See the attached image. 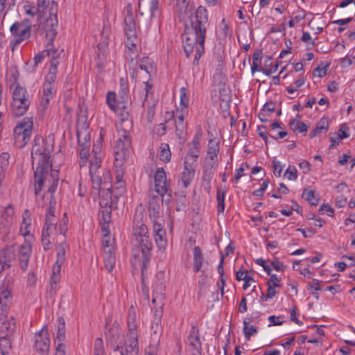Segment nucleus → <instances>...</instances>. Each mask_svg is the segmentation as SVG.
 Segmentation results:
<instances>
[{
  "label": "nucleus",
  "mask_w": 355,
  "mask_h": 355,
  "mask_svg": "<svg viewBox=\"0 0 355 355\" xmlns=\"http://www.w3.org/2000/svg\"><path fill=\"white\" fill-rule=\"evenodd\" d=\"M209 25L207 9L200 6L195 12V15L190 18L184 24V32L182 34V44L187 57L196 51L193 64H198V62L205 51V40L207 28Z\"/></svg>",
  "instance_id": "obj_1"
},
{
  "label": "nucleus",
  "mask_w": 355,
  "mask_h": 355,
  "mask_svg": "<svg viewBox=\"0 0 355 355\" xmlns=\"http://www.w3.org/2000/svg\"><path fill=\"white\" fill-rule=\"evenodd\" d=\"M209 25L207 9L200 6L195 12V15L190 18L184 24V32L182 34V44L187 57L196 51L193 64H198V62L205 51V40L207 28Z\"/></svg>",
  "instance_id": "obj_2"
},
{
  "label": "nucleus",
  "mask_w": 355,
  "mask_h": 355,
  "mask_svg": "<svg viewBox=\"0 0 355 355\" xmlns=\"http://www.w3.org/2000/svg\"><path fill=\"white\" fill-rule=\"evenodd\" d=\"M128 340L123 342L121 330L118 326H113L106 333V340L112 349L111 355H139V347L137 340L138 335L136 330L135 320L128 321Z\"/></svg>",
  "instance_id": "obj_3"
},
{
  "label": "nucleus",
  "mask_w": 355,
  "mask_h": 355,
  "mask_svg": "<svg viewBox=\"0 0 355 355\" xmlns=\"http://www.w3.org/2000/svg\"><path fill=\"white\" fill-rule=\"evenodd\" d=\"M28 9L26 12L31 16L39 14V26L46 32V37L51 43L53 42L56 35L58 27V4L55 1L49 2L46 7H39L28 6Z\"/></svg>",
  "instance_id": "obj_4"
},
{
  "label": "nucleus",
  "mask_w": 355,
  "mask_h": 355,
  "mask_svg": "<svg viewBox=\"0 0 355 355\" xmlns=\"http://www.w3.org/2000/svg\"><path fill=\"white\" fill-rule=\"evenodd\" d=\"M51 148L44 146H40L35 144L31 150L33 164L36 163V170L34 172L35 194L37 196L42 189L45 180L48 176V168L51 166L49 159Z\"/></svg>",
  "instance_id": "obj_5"
},
{
  "label": "nucleus",
  "mask_w": 355,
  "mask_h": 355,
  "mask_svg": "<svg viewBox=\"0 0 355 355\" xmlns=\"http://www.w3.org/2000/svg\"><path fill=\"white\" fill-rule=\"evenodd\" d=\"M136 241L139 245L142 252L141 278L142 284H144L145 272L148 264L152 257L153 244L149 238L147 226L140 220H135L132 230V242ZM146 286L143 285V292L146 293Z\"/></svg>",
  "instance_id": "obj_6"
},
{
  "label": "nucleus",
  "mask_w": 355,
  "mask_h": 355,
  "mask_svg": "<svg viewBox=\"0 0 355 355\" xmlns=\"http://www.w3.org/2000/svg\"><path fill=\"white\" fill-rule=\"evenodd\" d=\"M30 105V101L26 94V89L19 85L12 92L11 110L15 116L24 115Z\"/></svg>",
  "instance_id": "obj_7"
},
{
  "label": "nucleus",
  "mask_w": 355,
  "mask_h": 355,
  "mask_svg": "<svg viewBox=\"0 0 355 355\" xmlns=\"http://www.w3.org/2000/svg\"><path fill=\"white\" fill-rule=\"evenodd\" d=\"M10 31L12 35L15 36V38L10 41L12 51H15V46L28 39L31 35V26H26L23 23L15 22L11 26Z\"/></svg>",
  "instance_id": "obj_8"
},
{
  "label": "nucleus",
  "mask_w": 355,
  "mask_h": 355,
  "mask_svg": "<svg viewBox=\"0 0 355 355\" xmlns=\"http://www.w3.org/2000/svg\"><path fill=\"white\" fill-rule=\"evenodd\" d=\"M139 12L141 15H149L150 20L159 17V0H139Z\"/></svg>",
  "instance_id": "obj_9"
},
{
  "label": "nucleus",
  "mask_w": 355,
  "mask_h": 355,
  "mask_svg": "<svg viewBox=\"0 0 355 355\" xmlns=\"http://www.w3.org/2000/svg\"><path fill=\"white\" fill-rule=\"evenodd\" d=\"M124 33L127 37V46L132 50L139 41L135 17H124Z\"/></svg>",
  "instance_id": "obj_10"
},
{
  "label": "nucleus",
  "mask_w": 355,
  "mask_h": 355,
  "mask_svg": "<svg viewBox=\"0 0 355 355\" xmlns=\"http://www.w3.org/2000/svg\"><path fill=\"white\" fill-rule=\"evenodd\" d=\"M166 288V277L165 273L159 271L156 274L155 280L153 284V304H155L157 301H164L165 299L164 291Z\"/></svg>",
  "instance_id": "obj_11"
},
{
  "label": "nucleus",
  "mask_w": 355,
  "mask_h": 355,
  "mask_svg": "<svg viewBox=\"0 0 355 355\" xmlns=\"http://www.w3.org/2000/svg\"><path fill=\"white\" fill-rule=\"evenodd\" d=\"M50 347L48 329L44 327L35 336V349L42 355L47 354Z\"/></svg>",
  "instance_id": "obj_12"
},
{
  "label": "nucleus",
  "mask_w": 355,
  "mask_h": 355,
  "mask_svg": "<svg viewBox=\"0 0 355 355\" xmlns=\"http://www.w3.org/2000/svg\"><path fill=\"white\" fill-rule=\"evenodd\" d=\"M155 191L162 198L167 192L166 175L163 168H159L154 176Z\"/></svg>",
  "instance_id": "obj_13"
},
{
  "label": "nucleus",
  "mask_w": 355,
  "mask_h": 355,
  "mask_svg": "<svg viewBox=\"0 0 355 355\" xmlns=\"http://www.w3.org/2000/svg\"><path fill=\"white\" fill-rule=\"evenodd\" d=\"M33 121L31 118L26 117L14 129V135H25L28 137L31 135Z\"/></svg>",
  "instance_id": "obj_14"
},
{
  "label": "nucleus",
  "mask_w": 355,
  "mask_h": 355,
  "mask_svg": "<svg viewBox=\"0 0 355 355\" xmlns=\"http://www.w3.org/2000/svg\"><path fill=\"white\" fill-rule=\"evenodd\" d=\"M155 241L159 250H164L166 246V232L162 227L161 224L155 223L153 225Z\"/></svg>",
  "instance_id": "obj_15"
},
{
  "label": "nucleus",
  "mask_w": 355,
  "mask_h": 355,
  "mask_svg": "<svg viewBox=\"0 0 355 355\" xmlns=\"http://www.w3.org/2000/svg\"><path fill=\"white\" fill-rule=\"evenodd\" d=\"M16 329V322L14 317L3 320L0 325V336L12 337Z\"/></svg>",
  "instance_id": "obj_16"
},
{
  "label": "nucleus",
  "mask_w": 355,
  "mask_h": 355,
  "mask_svg": "<svg viewBox=\"0 0 355 355\" xmlns=\"http://www.w3.org/2000/svg\"><path fill=\"white\" fill-rule=\"evenodd\" d=\"M85 116H78V125H79L80 122L83 120V128H85L84 132H81L79 128L77 129V137L78 144L80 146H89V144L90 141L89 133L87 132L88 125L85 124V121L84 119Z\"/></svg>",
  "instance_id": "obj_17"
},
{
  "label": "nucleus",
  "mask_w": 355,
  "mask_h": 355,
  "mask_svg": "<svg viewBox=\"0 0 355 355\" xmlns=\"http://www.w3.org/2000/svg\"><path fill=\"white\" fill-rule=\"evenodd\" d=\"M159 197L158 196H150L148 202L149 216L156 219L159 216Z\"/></svg>",
  "instance_id": "obj_18"
},
{
  "label": "nucleus",
  "mask_w": 355,
  "mask_h": 355,
  "mask_svg": "<svg viewBox=\"0 0 355 355\" xmlns=\"http://www.w3.org/2000/svg\"><path fill=\"white\" fill-rule=\"evenodd\" d=\"M190 0H177V8L180 13V18L184 19L186 17H192V9L189 8Z\"/></svg>",
  "instance_id": "obj_19"
},
{
  "label": "nucleus",
  "mask_w": 355,
  "mask_h": 355,
  "mask_svg": "<svg viewBox=\"0 0 355 355\" xmlns=\"http://www.w3.org/2000/svg\"><path fill=\"white\" fill-rule=\"evenodd\" d=\"M131 147V140L129 135L124 132L122 137L117 139L115 145V150L121 151H130Z\"/></svg>",
  "instance_id": "obj_20"
},
{
  "label": "nucleus",
  "mask_w": 355,
  "mask_h": 355,
  "mask_svg": "<svg viewBox=\"0 0 355 355\" xmlns=\"http://www.w3.org/2000/svg\"><path fill=\"white\" fill-rule=\"evenodd\" d=\"M193 271L199 272L202 268L204 257L199 246H195L193 250Z\"/></svg>",
  "instance_id": "obj_21"
},
{
  "label": "nucleus",
  "mask_w": 355,
  "mask_h": 355,
  "mask_svg": "<svg viewBox=\"0 0 355 355\" xmlns=\"http://www.w3.org/2000/svg\"><path fill=\"white\" fill-rule=\"evenodd\" d=\"M14 215V208L12 205H8L1 214L2 221L0 223L1 227L7 228L12 222Z\"/></svg>",
  "instance_id": "obj_22"
},
{
  "label": "nucleus",
  "mask_w": 355,
  "mask_h": 355,
  "mask_svg": "<svg viewBox=\"0 0 355 355\" xmlns=\"http://www.w3.org/2000/svg\"><path fill=\"white\" fill-rule=\"evenodd\" d=\"M106 101L108 106L114 112H116L118 110L125 108L123 102L116 101V94L114 92H109L107 94Z\"/></svg>",
  "instance_id": "obj_23"
},
{
  "label": "nucleus",
  "mask_w": 355,
  "mask_h": 355,
  "mask_svg": "<svg viewBox=\"0 0 355 355\" xmlns=\"http://www.w3.org/2000/svg\"><path fill=\"white\" fill-rule=\"evenodd\" d=\"M115 253L112 248L105 251L104 263L105 268L111 272L115 266Z\"/></svg>",
  "instance_id": "obj_24"
},
{
  "label": "nucleus",
  "mask_w": 355,
  "mask_h": 355,
  "mask_svg": "<svg viewBox=\"0 0 355 355\" xmlns=\"http://www.w3.org/2000/svg\"><path fill=\"white\" fill-rule=\"evenodd\" d=\"M62 265L63 263H58V261H56L52 268L51 287V290H53L54 292L55 291V287L54 286H55L57 283L60 282V271Z\"/></svg>",
  "instance_id": "obj_25"
},
{
  "label": "nucleus",
  "mask_w": 355,
  "mask_h": 355,
  "mask_svg": "<svg viewBox=\"0 0 355 355\" xmlns=\"http://www.w3.org/2000/svg\"><path fill=\"white\" fill-rule=\"evenodd\" d=\"M189 150L187 152L188 155H190L193 157L198 158L200 153V145L199 139L196 136L192 142L189 144Z\"/></svg>",
  "instance_id": "obj_26"
},
{
  "label": "nucleus",
  "mask_w": 355,
  "mask_h": 355,
  "mask_svg": "<svg viewBox=\"0 0 355 355\" xmlns=\"http://www.w3.org/2000/svg\"><path fill=\"white\" fill-rule=\"evenodd\" d=\"M195 173V168H184V171L182 173L181 181L184 188H187L192 181Z\"/></svg>",
  "instance_id": "obj_27"
},
{
  "label": "nucleus",
  "mask_w": 355,
  "mask_h": 355,
  "mask_svg": "<svg viewBox=\"0 0 355 355\" xmlns=\"http://www.w3.org/2000/svg\"><path fill=\"white\" fill-rule=\"evenodd\" d=\"M58 64V60H51V66L49 73L46 76V80L44 83H49V85H53L54 83L56 78Z\"/></svg>",
  "instance_id": "obj_28"
},
{
  "label": "nucleus",
  "mask_w": 355,
  "mask_h": 355,
  "mask_svg": "<svg viewBox=\"0 0 355 355\" xmlns=\"http://www.w3.org/2000/svg\"><path fill=\"white\" fill-rule=\"evenodd\" d=\"M329 128V121L326 118H322L316 127L310 132V138L316 137L322 130L327 131Z\"/></svg>",
  "instance_id": "obj_29"
},
{
  "label": "nucleus",
  "mask_w": 355,
  "mask_h": 355,
  "mask_svg": "<svg viewBox=\"0 0 355 355\" xmlns=\"http://www.w3.org/2000/svg\"><path fill=\"white\" fill-rule=\"evenodd\" d=\"M188 339L190 342V345L193 347V348L196 350H198L201 347V343L198 335V330H196L195 327H193L191 334L188 337Z\"/></svg>",
  "instance_id": "obj_30"
},
{
  "label": "nucleus",
  "mask_w": 355,
  "mask_h": 355,
  "mask_svg": "<svg viewBox=\"0 0 355 355\" xmlns=\"http://www.w3.org/2000/svg\"><path fill=\"white\" fill-rule=\"evenodd\" d=\"M58 330L56 334V339L62 343L65 338V321L63 316H60L58 319Z\"/></svg>",
  "instance_id": "obj_31"
},
{
  "label": "nucleus",
  "mask_w": 355,
  "mask_h": 355,
  "mask_svg": "<svg viewBox=\"0 0 355 355\" xmlns=\"http://www.w3.org/2000/svg\"><path fill=\"white\" fill-rule=\"evenodd\" d=\"M159 340L158 338L150 337V343L146 350V355H156L159 350Z\"/></svg>",
  "instance_id": "obj_32"
},
{
  "label": "nucleus",
  "mask_w": 355,
  "mask_h": 355,
  "mask_svg": "<svg viewBox=\"0 0 355 355\" xmlns=\"http://www.w3.org/2000/svg\"><path fill=\"white\" fill-rule=\"evenodd\" d=\"M11 337L0 336V350L1 355H8L12 349Z\"/></svg>",
  "instance_id": "obj_33"
},
{
  "label": "nucleus",
  "mask_w": 355,
  "mask_h": 355,
  "mask_svg": "<svg viewBox=\"0 0 355 355\" xmlns=\"http://www.w3.org/2000/svg\"><path fill=\"white\" fill-rule=\"evenodd\" d=\"M139 67L145 71L148 74H150V73L153 70V66L151 60L148 57H144L137 62Z\"/></svg>",
  "instance_id": "obj_34"
},
{
  "label": "nucleus",
  "mask_w": 355,
  "mask_h": 355,
  "mask_svg": "<svg viewBox=\"0 0 355 355\" xmlns=\"http://www.w3.org/2000/svg\"><path fill=\"white\" fill-rule=\"evenodd\" d=\"M13 279L11 276L7 277L4 279V284H7V287H8L9 284H12ZM10 293L8 288H3L2 291H0V303H1L3 301H9L10 302Z\"/></svg>",
  "instance_id": "obj_35"
},
{
  "label": "nucleus",
  "mask_w": 355,
  "mask_h": 355,
  "mask_svg": "<svg viewBox=\"0 0 355 355\" xmlns=\"http://www.w3.org/2000/svg\"><path fill=\"white\" fill-rule=\"evenodd\" d=\"M130 151L115 150V166H121L123 162L129 157Z\"/></svg>",
  "instance_id": "obj_36"
},
{
  "label": "nucleus",
  "mask_w": 355,
  "mask_h": 355,
  "mask_svg": "<svg viewBox=\"0 0 355 355\" xmlns=\"http://www.w3.org/2000/svg\"><path fill=\"white\" fill-rule=\"evenodd\" d=\"M187 123H175V132L176 136L180 140H182V142L185 141L187 135Z\"/></svg>",
  "instance_id": "obj_37"
},
{
  "label": "nucleus",
  "mask_w": 355,
  "mask_h": 355,
  "mask_svg": "<svg viewBox=\"0 0 355 355\" xmlns=\"http://www.w3.org/2000/svg\"><path fill=\"white\" fill-rule=\"evenodd\" d=\"M160 159L163 162H168L171 159V153L170 151L169 146L167 144H162L160 146Z\"/></svg>",
  "instance_id": "obj_38"
},
{
  "label": "nucleus",
  "mask_w": 355,
  "mask_h": 355,
  "mask_svg": "<svg viewBox=\"0 0 355 355\" xmlns=\"http://www.w3.org/2000/svg\"><path fill=\"white\" fill-rule=\"evenodd\" d=\"M248 323L249 322L246 319L243 321V333L248 340L250 339L251 336L257 332V327L254 325L248 327Z\"/></svg>",
  "instance_id": "obj_39"
},
{
  "label": "nucleus",
  "mask_w": 355,
  "mask_h": 355,
  "mask_svg": "<svg viewBox=\"0 0 355 355\" xmlns=\"http://www.w3.org/2000/svg\"><path fill=\"white\" fill-rule=\"evenodd\" d=\"M154 304V321L153 322H160L162 320V307L164 305L163 301H157Z\"/></svg>",
  "instance_id": "obj_40"
},
{
  "label": "nucleus",
  "mask_w": 355,
  "mask_h": 355,
  "mask_svg": "<svg viewBox=\"0 0 355 355\" xmlns=\"http://www.w3.org/2000/svg\"><path fill=\"white\" fill-rule=\"evenodd\" d=\"M67 243H60L57 250V260L58 261V263H64L65 261V253H66V248H67Z\"/></svg>",
  "instance_id": "obj_41"
},
{
  "label": "nucleus",
  "mask_w": 355,
  "mask_h": 355,
  "mask_svg": "<svg viewBox=\"0 0 355 355\" xmlns=\"http://www.w3.org/2000/svg\"><path fill=\"white\" fill-rule=\"evenodd\" d=\"M111 214H112L111 208L103 209L99 214L100 223H110L111 221Z\"/></svg>",
  "instance_id": "obj_42"
},
{
  "label": "nucleus",
  "mask_w": 355,
  "mask_h": 355,
  "mask_svg": "<svg viewBox=\"0 0 355 355\" xmlns=\"http://www.w3.org/2000/svg\"><path fill=\"white\" fill-rule=\"evenodd\" d=\"M225 191H220L218 189L217 192L218 213H223L225 209Z\"/></svg>",
  "instance_id": "obj_43"
},
{
  "label": "nucleus",
  "mask_w": 355,
  "mask_h": 355,
  "mask_svg": "<svg viewBox=\"0 0 355 355\" xmlns=\"http://www.w3.org/2000/svg\"><path fill=\"white\" fill-rule=\"evenodd\" d=\"M151 330L153 331V334H151L150 337L161 338L163 328L160 322H153L151 326Z\"/></svg>",
  "instance_id": "obj_44"
},
{
  "label": "nucleus",
  "mask_w": 355,
  "mask_h": 355,
  "mask_svg": "<svg viewBox=\"0 0 355 355\" xmlns=\"http://www.w3.org/2000/svg\"><path fill=\"white\" fill-rule=\"evenodd\" d=\"M95 173L90 174L92 184V189L96 191L97 193H100L101 188V179L99 175H94Z\"/></svg>",
  "instance_id": "obj_45"
},
{
  "label": "nucleus",
  "mask_w": 355,
  "mask_h": 355,
  "mask_svg": "<svg viewBox=\"0 0 355 355\" xmlns=\"http://www.w3.org/2000/svg\"><path fill=\"white\" fill-rule=\"evenodd\" d=\"M57 171H53L51 174V179L52 180V183L48 189V192L51 193V196H53L55 191L57 189L59 178L58 177Z\"/></svg>",
  "instance_id": "obj_46"
},
{
  "label": "nucleus",
  "mask_w": 355,
  "mask_h": 355,
  "mask_svg": "<svg viewBox=\"0 0 355 355\" xmlns=\"http://www.w3.org/2000/svg\"><path fill=\"white\" fill-rule=\"evenodd\" d=\"M14 137L15 145L18 148L24 147L28 142L31 138V135H28V137H25V135H14Z\"/></svg>",
  "instance_id": "obj_47"
},
{
  "label": "nucleus",
  "mask_w": 355,
  "mask_h": 355,
  "mask_svg": "<svg viewBox=\"0 0 355 355\" xmlns=\"http://www.w3.org/2000/svg\"><path fill=\"white\" fill-rule=\"evenodd\" d=\"M48 40L47 43V49L44 50L46 55L51 56L52 58L51 60H57V57L58 56V50L56 49H54L53 47L49 48V46H51L53 42L51 43L49 42V40L46 38Z\"/></svg>",
  "instance_id": "obj_48"
},
{
  "label": "nucleus",
  "mask_w": 355,
  "mask_h": 355,
  "mask_svg": "<svg viewBox=\"0 0 355 355\" xmlns=\"http://www.w3.org/2000/svg\"><path fill=\"white\" fill-rule=\"evenodd\" d=\"M52 89H53V85H49V83L44 84L43 95H44V100L46 101V103H49V100L51 98Z\"/></svg>",
  "instance_id": "obj_49"
},
{
  "label": "nucleus",
  "mask_w": 355,
  "mask_h": 355,
  "mask_svg": "<svg viewBox=\"0 0 355 355\" xmlns=\"http://www.w3.org/2000/svg\"><path fill=\"white\" fill-rule=\"evenodd\" d=\"M49 236L50 233L49 231L46 230L45 227H43L42 230V245L45 250H47L49 248V245L51 243L49 240Z\"/></svg>",
  "instance_id": "obj_50"
},
{
  "label": "nucleus",
  "mask_w": 355,
  "mask_h": 355,
  "mask_svg": "<svg viewBox=\"0 0 355 355\" xmlns=\"http://www.w3.org/2000/svg\"><path fill=\"white\" fill-rule=\"evenodd\" d=\"M284 176H286L289 180H295L297 177V171L295 166H288L286 169Z\"/></svg>",
  "instance_id": "obj_51"
},
{
  "label": "nucleus",
  "mask_w": 355,
  "mask_h": 355,
  "mask_svg": "<svg viewBox=\"0 0 355 355\" xmlns=\"http://www.w3.org/2000/svg\"><path fill=\"white\" fill-rule=\"evenodd\" d=\"M267 285H268V291H267V294L266 295V298L271 299L275 296V295H276L275 288L279 287V284H271L270 282H268Z\"/></svg>",
  "instance_id": "obj_52"
},
{
  "label": "nucleus",
  "mask_w": 355,
  "mask_h": 355,
  "mask_svg": "<svg viewBox=\"0 0 355 355\" xmlns=\"http://www.w3.org/2000/svg\"><path fill=\"white\" fill-rule=\"evenodd\" d=\"M197 159L196 157L187 155L184 157V168H186V169L194 168L193 164L196 162Z\"/></svg>",
  "instance_id": "obj_53"
},
{
  "label": "nucleus",
  "mask_w": 355,
  "mask_h": 355,
  "mask_svg": "<svg viewBox=\"0 0 355 355\" xmlns=\"http://www.w3.org/2000/svg\"><path fill=\"white\" fill-rule=\"evenodd\" d=\"M180 103L182 105V109L184 110L188 107L189 105V97L186 94V89L182 87L181 89V95H180Z\"/></svg>",
  "instance_id": "obj_54"
},
{
  "label": "nucleus",
  "mask_w": 355,
  "mask_h": 355,
  "mask_svg": "<svg viewBox=\"0 0 355 355\" xmlns=\"http://www.w3.org/2000/svg\"><path fill=\"white\" fill-rule=\"evenodd\" d=\"M101 159L100 157H98L96 155L94 157V159L90 161V168H89V173L92 174V173H96V170L100 167L101 166Z\"/></svg>",
  "instance_id": "obj_55"
},
{
  "label": "nucleus",
  "mask_w": 355,
  "mask_h": 355,
  "mask_svg": "<svg viewBox=\"0 0 355 355\" xmlns=\"http://www.w3.org/2000/svg\"><path fill=\"white\" fill-rule=\"evenodd\" d=\"M219 98L223 101H229L230 99L229 90L223 85L219 89Z\"/></svg>",
  "instance_id": "obj_56"
},
{
  "label": "nucleus",
  "mask_w": 355,
  "mask_h": 355,
  "mask_svg": "<svg viewBox=\"0 0 355 355\" xmlns=\"http://www.w3.org/2000/svg\"><path fill=\"white\" fill-rule=\"evenodd\" d=\"M202 173H203L202 180L204 182H207V184H209L211 182V180L213 178V175H214L213 169L203 168Z\"/></svg>",
  "instance_id": "obj_57"
},
{
  "label": "nucleus",
  "mask_w": 355,
  "mask_h": 355,
  "mask_svg": "<svg viewBox=\"0 0 355 355\" xmlns=\"http://www.w3.org/2000/svg\"><path fill=\"white\" fill-rule=\"evenodd\" d=\"M209 153H216L219 152V146L218 143L216 142L214 139H210L208 144V150Z\"/></svg>",
  "instance_id": "obj_58"
},
{
  "label": "nucleus",
  "mask_w": 355,
  "mask_h": 355,
  "mask_svg": "<svg viewBox=\"0 0 355 355\" xmlns=\"http://www.w3.org/2000/svg\"><path fill=\"white\" fill-rule=\"evenodd\" d=\"M349 130V128L345 124L342 125L338 130V137L340 139H344L349 137V135L347 132Z\"/></svg>",
  "instance_id": "obj_59"
},
{
  "label": "nucleus",
  "mask_w": 355,
  "mask_h": 355,
  "mask_svg": "<svg viewBox=\"0 0 355 355\" xmlns=\"http://www.w3.org/2000/svg\"><path fill=\"white\" fill-rule=\"evenodd\" d=\"M31 251V248L30 245H23L19 250V255L23 257H30Z\"/></svg>",
  "instance_id": "obj_60"
},
{
  "label": "nucleus",
  "mask_w": 355,
  "mask_h": 355,
  "mask_svg": "<svg viewBox=\"0 0 355 355\" xmlns=\"http://www.w3.org/2000/svg\"><path fill=\"white\" fill-rule=\"evenodd\" d=\"M30 257H23L19 255V264L23 270H26L29 262Z\"/></svg>",
  "instance_id": "obj_61"
},
{
  "label": "nucleus",
  "mask_w": 355,
  "mask_h": 355,
  "mask_svg": "<svg viewBox=\"0 0 355 355\" xmlns=\"http://www.w3.org/2000/svg\"><path fill=\"white\" fill-rule=\"evenodd\" d=\"M99 205L103 209L111 208L112 200L108 198H104V195L100 196Z\"/></svg>",
  "instance_id": "obj_62"
},
{
  "label": "nucleus",
  "mask_w": 355,
  "mask_h": 355,
  "mask_svg": "<svg viewBox=\"0 0 355 355\" xmlns=\"http://www.w3.org/2000/svg\"><path fill=\"white\" fill-rule=\"evenodd\" d=\"M125 182L123 180H116L114 183V189L118 190L117 194H121L125 191Z\"/></svg>",
  "instance_id": "obj_63"
},
{
  "label": "nucleus",
  "mask_w": 355,
  "mask_h": 355,
  "mask_svg": "<svg viewBox=\"0 0 355 355\" xmlns=\"http://www.w3.org/2000/svg\"><path fill=\"white\" fill-rule=\"evenodd\" d=\"M273 173L275 175L279 177L282 173V166L280 162L278 161L273 160L272 162Z\"/></svg>",
  "instance_id": "obj_64"
}]
</instances>
